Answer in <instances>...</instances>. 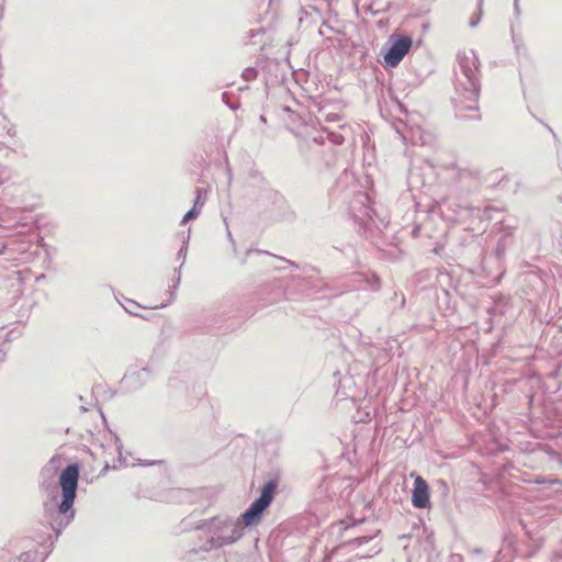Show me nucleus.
I'll return each mask as SVG.
<instances>
[{
  "label": "nucleus",
  "instance_id": "obj_3",
  "mask_svg": "<svg viewBox=\"0 0 562 562\" xmlns=\"http://www.w3.org/2000/svg\"><path fill=\"white\" fill-rule=\"evenodd\" d=\"M277 487L278 484L273 480L263 485L259 498H257L241 516L246 526H252L259 521L262 513L272 503Z\"/></svg>",
  "mask_w": 562,
  "mask_h": 562
},
{
  "label": "nucleus",
  "instance_id": "obj_2",
  "mask_svg": "<svg viewBox=\"0 0 562 562\" xmlns=\"http://www.w3.org/2000/svg\"><path fill=\"white\" fill-rule=\"evenodd\" d=\"M277 487L278 484L273 480L263 485L259 498H257L241 516L246 526H252L259 521L262 513L272 503Z\"/></svg>",
  "mask_w": 562,
  "mask_h": 562
},
{
  "label": "nucleus",
  "instance_id": "obj_5",
  "mask_svg": "<svg viewBox=\"0 0 562 562\" xmlns=\"http://www.w3.org/2000/svg\"><path fill=\"white\" fill-rule=\"evenodd\" d=\"M413 45L409 36H392V45L384 55V61L390 67H396L408 54Z\"/></svg>",
  "mask_w": 562,
  "mask_h": 562
},
{
  "label": "nucleus",
  "instance_id": "obj_4",
  "mask_svg": "<svg viewBox=\"0 0 562 562\" xmlns=\"http://www.w3.org/2000/svg\"><path fill=\"white\" fill-rule=\"evenodd\" d=\"M277 487L278 484L273 480L263 485L259 498H257L241 516L246 526H252L259 521L262 513L272 503Z\"/></svg>",
  "mask_w": 562,
  "mask_h": 562
},
{
  "label": "nucleus",
  "instance_id": "obj_1",
  "mask_svg": "<svg viewBox=\"0 0 562 562\" xmlns=\"http://www.w3.org/2000/svg\"><path fill=\"white\" fill-rule=\"evenodd\" d=\"M79 481V467L78 464H69L66 467L59 476V485L61 488L63 499L58 505L59 514H67L74 506Z\"/></svg>",
  "mask_w": 562,
  "mask_h": 562
},
{
  "label": "nucleus",
  "instance_id": "obj_6",
  "mask_svg": "<svg viewBox=\"0 0 562 562\" xmlns=\"http://www.w3.org/2000/svg\"><path fill=\"white\" fill-rule=\"evenodd\" d=\"M414 477V488L412 491V504L416 508H427L430 506V488L426 480L420 475L411 473Z\"/></svg>",
  "mask_w": 562,
  "mask_h": 562
},
{
  "label": "nucleus",
  "instance_id": "obj_7",
  "mask_svg": "<svg viewBox=\"0 0 562 562\" xmlns=\"http://www.w3.org/2000/svg\"><path fill=\"white\" fill-rule=\"evenodd\" d=\"M200 200H201V190L199 189L198 190V195H196V199H195V202H194V206L189 212H187V214L183 216V218H182L183 223L189 221V220L198 217L199 211L196 210V205L200 203Z\"/></svg>",
  "mask_w": 562,
  "mask_h": 562
}]
</instances>
